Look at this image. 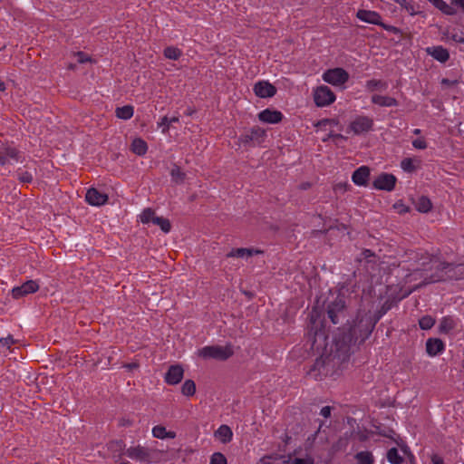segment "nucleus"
<instances>
[{
  "label": "nucleus",
  "mask_w": 464,
  "mask_h": 464,
  "mask_svg": "<svg viewBox=\"0 0 464 464\" xmlns=\"http://www.w3.org/2000/svg\"><path fill=\"white\" fill-rule=\"evenodd\" d=\"M251 137H252V140L254 142L257 143V144H261L265 141L266 140V132L264 129H262L261 127L259 126H254L250 129V131H249Z\"/></svg>",
  "instance_id": "29"
},
{
  "label": "nucleus",
  "mask_w": 464,
  "mask_h": 464,
  "mask_svg": "<svg viewBox=\"0 0 464 464\" xmlns=\"http://www.w3.org/2000/svg\"><path fill=\"white\" fill-rule=\"evenodd\" d=\"M350 186L344 182V183H338L334 185V191H346Z\"/></svg>",
  "instance_id": "49"
},
{
  "label": "nucleus",
  "mask_w": 464,
  "mask_h": 464,
  "mask_svg": "<svg viewBox=\"0 0 464 464\" xmlns=\"http://www.w3.org/2000/svg\"><path fill=\"white\" fill-rule=\"evenodd\" d=\"M450 39H452L456 43L464 44V32L457 31V32L452 33L450 35Z\"/></svg>",
  "instance_id": "44"
},
{
  "label": "nucleus",
  "mask_w": 464,
  "mask_h": 464,
  "mask_svg": "<svg viewBox=\"0 0 464 464\" xmlns=\"http://www.w3.org/2000/svg\"><path fill=\"white\" fill-rule=\"evenodd\" d=\"M387 460L391 464H401L403 462V457L399 454L396 448H392L387 452Z\"/></svg>",
  "instance_id": "36"
},
{
  "label": "nucleus",
  "mask_w": 464,
  "mask_h": 464,
  "mask_svg": "<svg viewBox=\"0 0 464 464\" xmlns=\"http://www.w3.org/2000/svg\"><path fill=\"white\" fill-rule=\"evenodd\" d=\"M257 118L261 122L276 124L282 121L284 115L280 111L265 109L257 114Z\"/></svg>",
  "instance_id": "15"
},
{
  "label": "nucleus",
  "mask_w": 464,
  "mask_h": 464,
  "mask_svg": "<svg viewBox=\"0 0 464 464\" xmlns=\"http://www.w3.org/2000/svg\"><path fill=\"white\" fill-rule=\"evenodd\" d=\"M181 392L183 395L190 397L196 392V384L192 380H187L181 387Z\"/></svg>",
  "instance_id": "37"
},
{
  "label": "nucleus",
  "mask_w": 464,
  "mask_h": 464,
  "mask_svg": "<svg viewBox=\"0 0 464 464\" xmlns=\"http://www.w3.org/2000/svg\"><path fill=\"white\" fill-rule=\"evenodd\" d=\"M108 199L109 197L106 193L101 192L95 188H89L85 195V200L91 206H103Z\"/></svg>",
  "instance_id": "14"
},
{
  "label": "nucleus",
  "mask_w": 464,
  "mask_h": 464,
  "mask_svg": "<svg viewBox=\"0 0 464 464\" xmlns=\"http://www.w3.org/2000/svg\"><path fill=\"white\" fill-rule=\"evenodd\" d=\"M152 436L156 439H175L176 432L172 430H167L162 425H156L152 428Z\"/></svg>",
  "instance_id": "25"
},
{
  "label": "nucleus",
  "mask_w": 464,
  "mask_h": 464,
  "mask_svg": "<svg viewBox=\"0 0 464 464\" xmlns=\"http://www.w3.org/2000/svg\"><path fill=\"white\" fill-rule=\"evenodd\" d=\"M171 177H172V179L177 182V183H181L184 181L185 179V173L181 171L180 168L178 167V166H175L172 169H171Z\"/></svg>",
  "instance_id": "40"
},
{
  "label": "nucleus",
  "mask_w": 464,
  "mask_h": 464,
  "mask_svg": "<svg viewBox=\"0 0 464 464\" xmlns=\"http://www.w3.org/2000/svg\"><path fill=\"white\" fill-rule=\"evenodd\" d=\"M0 343L3 346H6L7 348H10L14 343V340L13 339L12 336H8L6 338H1Z\"/></svg>",
  "instance_id": "48"
},
{
  "label": "nucleus",
  "mask_w": 464,
  "mask_h": 464,
  "mask_svg": "<svg viewBox=\"0 0 464 464\" xmlns=\"http://www.w3.org/2000/svg\"><path fill=\"white\" fill-rule=\"evenodd\" d=\"M19 180L24 183H30L33 180V176L27 171H24L19 174Z\"/></svg>",
  "instance_id": "45"
},
{
  "label": "nucleus",
  "mask_w": 464,
  "mask_h": 464,
  "mask_svg": "<svg viewBox=\"0 0 464 464\" xmlns=\"http://www.w3.org/2000/svg\"><path fill=\"white\" fill-rule=\"evenodd\" d=\"M379 26L382 27L384 30L392 33H396L398 29L395 26L385 24L382 22V24H379Z\"/></svg>",
  "instance_id": "52"
},
{
  "label": "nucleus",
  "mask_w": 464,
  "mask_h": 464,
  "mask_svg": "<svg viewBox=\"0 0 464 464\" xmlns=\"http://www.w3.org/2000/svg\"><path fill=\"white\" fill-rule=\"evenodd\" d=\"M414 148L419 150H424L427 148V143L424 139H416L412 141Z\"/></svg>",
  "instance_id": "46"
},
{
  "label": "nucleus",
  "mask_w": 464,
  "mask_h": 464,
  "mask_svg": "<svg viewBox=\"0 0 464 464\" xmlns=\"http://www.w3.org/2000/svg\"><path fill=\"white\" fill-rule=\"evenodd\" d=\"M120 464H130L129 461H122Z\"/></svg>",
  "instance_id": "62"
},
{
  "label": "nucleus",
  "mask_w": 464,
  "mask_h": 464,
  "mask_svg": "<svg viewBox=\"0 0 464 464\" xmlns=\"http://www.w3.org/2000/svg\"><path fill=\"white\" fill-rule=\"evenodd\" d=\"M420 161L412 158H405L401 162V169L406 172H413L420 166Z\"/></svg>",
  "instance_id": "33"
},
{
  "label": "nucleus",
  "mask_w": 464,
  "mask_h": 464,
  "mask_svg": "<svg viewBox=\"0 0 464 464\" xmlns=\"http://www.w3.org/2000/svg\"><path fill=\"white\" fill-rule=\"evenodd\" d=\"M426 53L440 63H446L450 59L449 51L440 45L428 47Z\"/></svg>",
  "instance_id": "20"
},
{
  "label": "nucleus",
  "mask_w": 464,
  "mask_h": 464,
  "mask_svg": "<svg viewBox=\"0 0 464 464\" xmlns=\"http://www.w3.org/2000/svg\"><path fill=\"white\" fill-rule=\"evenodd\" d=\"M77 56H78V61H79L81 63H87V62H89V61H90L89 56H88L86 53H82V52H79V53H77Z\"/></svg>",
  "instance_id": "50"
},
{
  "label": "nucleus",
  "mask_w": 464,
  "mask_h": 464,
  "mask_svg": "<svg viewBox=\"0 0 464 464\" xmlns=\"http://www.w3.org/2000/svg\"><path fill=\"white\" fill-rule=\"evenodd\" d=\"M14 160L22 161V154L20 150L12 144H2L0 146V164L5 165Z\"/></svg>",
  "instance_id": "9"
},
{
  "label": "nucleus",
  "mask_w": 464,
  "mask_h": 464,
  "mask_svg": "<svg viewBox=\"0 0 464 464\" xmlns=\"http://www.w3.org/2000/svg\"><path fill=\"white\" fill-rule=\"evenodd\" d=\"M138 220L142 224L152 223L160 227L164 233H169L171 230L170 221L163 217H158L155 210L150 208H144L138 216Z\"/></svg>",
  "instance_id": "5"
},
{
  "label": "nucleus",
  "mask_w": 464,
  "mask_h": 464,
  "mask_svg": "<svg viewBox=\"0 0 464 464\" xmlns=\"http://www.w3.org/2000/svg\"><path fill=\"white\" fill-rule=\"evenodd\" d=\"M413 133H414V134H420V129H415V130H413Z\"/></svg>",
  "instance_id": "60"
},
{
  "label": "nucleus",
  "mask_w": 464,
  "mask_h": 464,
  "mask_svg": "<svg viewBox=\"0 0 464 464\" xmlns=\"http://www.w3.org/2000/svg\"><path fill=\"white\" fill-rule=\"evenodd\" d=\"M331 407L330 406H325V407H323L322 410H321V415L324 416V418H328L330 417L331 415Z\"/></svg>",
  "instance_id": "51"
},
{
  "label": "nucleus",
  "mask_w": 464,
  "mask_h": 464,
  "mask_svg": "<svg viewBox=\"0 0 464 464\" xmlns=\"http://www.w3.org/2000/svg\"><path fill=\"white\" fill-rule=\"evenodd\" d=\"M415 208L419 212L428 213L432 208V203L429 198L421 196L417 199Z\"/></svg>",
  "instance_id": "30"
},
{
  "label": "nucleus",
  "mask_w": 464,
  "mask_h": 464,
  "mask_svg": "<svg viewBox=\"0 0 464 464\" xmlns=\"http://www.w3.org/2000/svg\"><path fill=\"white\" fill-rule=\"evenodd\" d=\"M408 211H409V208H407V207L401 208V212H408Z\"/></svg>",
  "instance_id": "59"
},
{
  "label": "nucleus",
  "mask_w": 464,
  "mask_h": 464,
  "mask_svg": "<svg viewBox=\"0 0 464 464\" xmlns=\"http://www.w3.org/2000/svg\"><path fill=\"white\" fill-rule=\"evenodd\" d=\"M152 453L153 450L150 448L136 444L127 448L123 455L135 461L149 463L152 460Z\"/></svg>",
  "instance_id": "6"
},
{
  "label": "nucleus",
  "mask_w": 464,
  "mask_h": 464,
  "mask_svg": "<svg viewBox=\"0 0 464 464\" xmlns=\"http://www.w3.org/2000/svg\"><path fill=\"white\" fill-rule=\"evenodd\" d=\"M322 78L334 86H342L349 80V73L343 68H334L326 70Z\"/></svg>",
  "instance_id": "7"
},
{
  "label": "nucleus",
  "mask_w": 464,
  "mask_h": 464,
  "mask_svg": "<svg viewBox=\"0 0 464 464\" xmlns=\"http://www.w3.org/2000/svg\"><path fill=\"white\" fill-rule=\"evenodd\" d=\"M108 449L111 451H118L119 456H121L124 452L125 443L122 440H112L108 444Z\"/></svg>",
  "instance_id": "39"
},
{
  "label": "nucleus",
  "mask_w": 464,
  "mask_h": 464,
  "mask_svg": "<svg viewBox=\"0 0 464 464\" xmlns=\"http://www.w3.org/2000/svg\"><path fill=\"white\" fill-rule=\"evenodd\" d=\"M253 92L259 98H271L276 93V88L268 81H258L254 84Z\"/></svg>",
  "instance_id": "13"
},
{
  "label": "nucleus",
  "mask_w": 464,
  "mask_h": 464,
  "mask_svg": "<svg viewBox=\"0 0 464 464\" xmlns=\"http://www.w3.org/2000/svg\"><path fill=\"white\" fill-rule=\"evenodd\" d=\"M456 327L455 320L450 316L443 317L440 324V332L441 334H450Z\"/></svg>",
  "instance_id": "31"
},
{
  "label": "nucleus",
  "mask_w": 464,
  "mask_h": 464,
  "mask_svg": "<svg viewBox=\"0 0 464 464\" xmlns=\"http://www.w3.org/2000/svg\"><path fill=\"white\" fill-rule=\"evenodd\" d=\"M365 86L369 92L384 91L388 88V83L382 80L372 79L366 82Z\"/></svg>",
  "instance_id": "32"
},
{
  "label": "nucleus",
  "mask_w": 464,
  "mask_h": 464,
  "mask_svg": "<svg viewBox=\"0 0 464 464\" xmlns=\"http://www.w3.org/2000/svg\"><path fill=\"white\" fill-rule=\"evenodd\" d=\"M5 90V84L4 82L0 80V92H4Z\"/></svg>",
  "instance_id": "56"
},
{
  "label": "nucleus",
  "mask_w": 464,
  "mask_h": 464,
  "mask_svg": "<svg viewBox=\"0 0 464 464\" xmlns=\"http://www.w3.org/2000/svg\"><path fill=\"white\" fill-rule=\"evenodd\" d=\"M134 107L132 105H124L122 107H117L115 110V115L121 120H130L133 117Z\"/></svg>",
  "instance_id": "28"
},
{
  "label": "nucleus",
  "mask_w": 464,
  "mask_h": 464,
  "mask_svg": "<svg viewBox=\"0 0 464 464\" xmlns=\"http://www.w3.org/2000/svg\"><path fill=\"white\" fill-rule=\"evenodd\" d=\"M437 9H439L441 13L447 15H454L456 14V9L451 5L447 4L443 0H428Z\"/></svg>",
  "instance_id": "27"
},
{
  "label": "nucleus",
  "mask_w": 464,
  "mask_h": 464,
  "mask_svg": "<svg viewBox=\"0 0 464 464\" xmlns=\"http://www.w3.org/2000/svg\"><path fill=\"white\" fill-rule=\"evenodd\" d=\"M431 462L432 464H444L442 458L436 454L431 457Z\"/></svg>",
  "instance_id": "53"
},
{
  "label": "nucleus",
  "mask_w": 464,
  "mask_h": 464,
  "mask_svg": "<svg viewBox=\"0 0 464 464\" xmlns=\"http://www.w3.org/2000/svg\"><path fill=\"white\" fill-rule=\"evenodd\" d=\"M376 322L368 314L359 313L349 329L350 342L363 343L372 333Z\"/></svg>",
  "instance_id": "2"
},
{
  "label": "nucleus",
  "mask_w": 464,
  "mask_h": 464,
  "mask_svg": "<svg viewBox=\"0 0 464 464\" xmlns=\"http://www.w3.org/2000/svg\"><path fill=\"white\" fill-rule=\"evenodd\" d=\"M451 5L459 6L464 12V0H452Z\"/></svg>",
  "instance_id": "54"
},
{
  "label": "nucleus",
  "mask_w": 464,
  "mask_h": 464,
  "mask_svg": "<svg viewBox=\"0 0 464 464\" xmlns=\"http://www.w3.org/2000/svg\"><path fill=\"white\" fill-rule=\"evenodd\" d=\"M441 83H442V84L450 85V84H451V82H450V80H448V79H443V80L441 81Z\"/></svg>",
  "instance_id": "57"
},
{
  "label": "nucleus",
  "mask_w": 464,
  "mask_h": 464,
  "mask_svg": "<svg viewBox=\"0 0 464 464\" xmlns=\"http://www.w3.org/2000/svg\"><path fill=\"white\" fill-rule=\"evenodd\" d=\"M198 356L208 360L215 359L218 361H226L234 354L233 346L231 344L222 345H208L198 350Z\"/></svg>",
  "instance_id": "3"
},
{
  "label": "nucleus",
  "mask_w": 464,
  "mask_h": 464,
  "mask_svg": "<svg viewBox=\"0 0 464 464\" xmlns=\"http://www.w3.org/2000/svg\"><path fill=\"white\" fill-rule=\"evenodd\" d=\"M344 310L345 302L343 297L337 296L327 307V314L331 322L334 324H338L340 316H343L344 314Z\"/></svg>",
  "instance_id": "10"
},
{
  "label": "nucleus",
  "mask_w": 464,
  "mask_h": 464,
  "mask_svg": "<svg viewBox=\"0 0 464 464\" xmlns=\"http://www.w3.org/2000/svg\"><path fill=\"white\" fill-rule=\"evenodd\" d=\"M216 439L226 444L232 440L233 432L227 425H221L214 433Z\"/></svg>",
  "instance_id": "21"
},
{
  "label": "nucleus",
  "mask_w": 464,
  "mask_h": 464,
  "mask_svg": "<svg viewBox=\"0 0 464 464\" xmlns=\"http://www.w3.org/2000/svg\"><path fill=\"white\" fill-rule=\"evenodd\" d=\"M130 150L138 156H143L148 151V144L141 138H136L130 144Z\"/></svg>",
  "instance_id": "26"
},
{
  "label": "nucleus",
  "mask_w": 464,
  "mask_h": 464,
  "mask_svg": "<svg viewBox=\"0 0 464 464\" xmlns=\"http://www.w3.org/2000/svg\"><path fill=\"white\" fill-rule=\"evenodd\" d=\"M445 350L444 343L439 338H429L426 342L427 353L434 357Z\"/></svg>",
  "instance_id": "19"
},
{
  "label": "nucleus",
  "mask_w": 464,
  "mask_h": 464,
  "mask_svg": "<svg viewBox=\"0 0 464 464\" xmlns=\"http://www.w3.org/2000/svg\"><path fill=\"white\" fill-rule=\"evenodd\" d=\"M158 127L161 128V132L163 134L168 133L169 130V118L167 116L162 117L160 121L158 122Z\"/></svg>",
  "instance_id": "43"
},
{
  "label": "nucleus",
  "mask_w": 464,
  "mask_h": 464,
  "mask_svg": "<svg viewBox=\"0 0 464 464\" xmlns=\"http://www.w3.org/2000/svg\"><path fill=\"white\" fill-rule=\"evenodd\" d=\"M184 369L179 364L171 365L165 374L164 381L169 385H176L181 382Z\"/></svg>",
  "instance_id": "16"
},
{
  "label": "nucleus",
  "mask_w": 464,
  "mask_h": 464,
  "mask_svg": "<svg viewBox=\"0 0 464 464\" xmlns=\"http://www.w3.org/2000/svg\"><path fill=\"white\" fill-rule=\"evenodd\" d=\"M364 254H365V256H371V255H372V252H371L369 249H366V250L364 251Z\"/></svg>",
  "instance_id": "58"
},
{
  "label": "nucleus",
  "mask_w": 464,
  "mask_h": 464,
  "mask_svg": "<svg viewBox=\"0 0 464 464\" xmlns=\"http://www.w3.org/2000/svg\"><path fill=\"white\" fill-rule=\"evenodd\" d=\"M372 102L382 107L397 106L398 102L395 98L385 95L374 94L372 96Z\"/></svg>",
  "instance_id": "23"
},
{
  "label": "nucleus",
  "mask_w": 464,
  "mask_h": 464,
  "mask_svg": "<svg viewBox=\"0 0 464 464\" xmlns=\"http://www.w3.org/2000/svg\"><path fill=\"white\" fill-rule=\"evenodd\" d=\"M335 99V94L326 85H321L314 91V101L318 107L329 106Z\"/></svg>",
  "instance_id": "8"
},
{
  "label": "nucleus",
  "mask_w": 464,
  "mask_h": 464,
  "mask_svg": "<svg viewBox=\"0 0 464 464\" xmlns=\"http://www.w3.org/2000/svg\"><path fill=\"white\" fill-rule=\"evenodd\" d=\"M435 324V319L430 315H424L419 320V325L422 330H429Z\"/></svg>",
  "instance_id": "38"
},
{
  "label": "nucleus",
  "mask_w": 464,
  "mask_h": 464,
  "mask_svg": "<svg viewBox=\"0 0 464 464\" xmlns=\"http://www.w3.org/2000/svg\"><path fill=\"white\" fill-rule=\"evenodd\" d=\"M370 169L367 166H361L352 175L353 182L357 186L365 187L370 178Z\"/></svg>",
  "instance_id": "18"
},
{
  "label": "nucleus",
  "mask_w": 464,
  "mask_h": 464,
  "mask_svg": "<svg viewBox=\"0 0 464 464\" xmlns=\"http://www.w3.org/2000/svg\"><path fill=\"white\" fill-rule=\"evenodd\" d=\"M410 15H416L420 11V5L414 0H394Z\"/></svg>",
  "instance_id": "24"
},
{
  "label": "nucleus",
  "mask_w": 464,
  "mask_h": 464,
  "mask_svg": "<svg viewBox=\"0 0 464 464\" xmlns=\"http://www.w3.org/2000/svg\"><path fill=\"white\" fill-rule=\"evenodd\" d=\"M374 130V120L367 115H356L349 123L347 132L353 135H364Z\"/></svg>",
  "instance_id": "4"
},
{
  "label": "nucleus",
  "mask_w": 464,
  "mask_h": 464,
  "mask_svg": "<svg viewBox=\"0 0 464 464\" xmlns=\"http://www.w3.org/2000/svg\"><path fill=\"white\" fill-rule=\"evenodd\" d=\"M422 266L430 265L429 269H435L426 283H435L446 280H459L464 278V265H453L441 262L439 257H429V262L423 261Z\"/></svg>",
  "instance_id": "1"
},
{
  "label": "nucleus",
  "mask_w": 464,
  "mask_h": 464,
  "mask_svg": "<svg viewBox=\"0 0 464 464\" xmlns=\"http://www.w3.org/2000/svg\"><path fill=\"white\" fill-rule=\"evenodd\" d=\"M357 464H374V457L371 451H360L355 456Z\"/></svg>",
  "instance_id": "34"
},
{
  "label": "nucleus",
  "mask_w": 464,
  "mask_h": 464,
  "mask_svg": "<svg viewBox=\"0 0 464 464\" xmlns=\"http://www.w3.org/2000/svg\"><path fill=\"white\" fill-rule=\"evenodd\" d=\"M396 182L397 178L393 174L382 173L373 180L372 186L378 190L392 191Z\"/></svg>",
  "instance_id": "11"
},
{
  "label": "nucleus",
  "mask_w": 464,
  "mask_h": 464,
  "mask_svg": "<svg viewBox=\"0 0 464 464\" xmlns=\"http://www.w3.org/2000/svg\"><path fill=\"white\" fill-rule=\"evenodd\" d=\"M262 251L253 248H234L227 253V257L247 258L253 255L261 254Z\"/></svg>",
  "instance_id": "22"
},
{
  "label": "nucleus",
  "mask_w": 464,
  "mask_h": 464,
  "mask_svg": "<svg viewBox=\"0 0 464 464\" xmlns=\"http://www.w3.org/2000/svg\"><path fill=\"white\" fill-rule=\"evenodd\" d=\"M239 141H240V143H242L244 145H247L250 142H254L249 132L241 135L239 138Z\"/></svg>",
  "instance_id": "47"
},
{
  "label": "nucleus",
  "mask_w": 464,
  "mask_h": 464,
  "mask_svg": "<svg viewBox=\"0 0 464 464\" xmlns=\"http://www.w3.org/2000/svg\"><path fill=\"white\" fill-rule=\"evenodd\" d=\"M169 125H170L171 123L178 122L179 118L178 117L169 118Z\"/></svg>",
  "instance_id": "55"
},
{
  "label": "nucleus",
  "mask_w": 464,
  "mask_h": 464,
  "mask_svg": "<svg viewBox=\"0 0 464 464\" xmlns=\"http://www.w3.org/2000/svg\"><path fill=\"white\" fill-rule=\"evenodd\" d=\"M210 464H227L226 457L219 452H216L211 456Z\"/></svg>",
  "instance_id": "42"
},
{
  "label": "nucleus",
  "mask_w": 464,
  "mask_h": 464,
  "mask_svg": "<svg viewBox=\"0 0 464 464\" xmlns=\"http://www.w3.org/2000/svg\"><path fill=\"white\" fill-rule=\"evenodd\" d=\"M356 17L365 23L379 25L382 24V16L378 12L360 9L356 13Z\"/></svg>",
  "instance_id": "17"
},
{
  "label": "nucleus",
  "mask_w": 464,
  "mask_h": 464,
  "mask_svg": "<svg viewBox=\"0 0 464 464\" xmlns=\"http://www.w3.org/2000/svg\"><path fill=\"white\" fill-rule=\"evenodd\" d=\"M39 284L36 280H28L20 286L12 289L11 295L14 299H20L29 294H34L39 290Z\"/></svg>",
  "instance_id": "12"
},
{
  "label": "nucleus",
  "mask_w": 464,
  "mask_h": 464,
  "mask_svg": "<svg viewBox=\"0 0 464 464\" xmlns=\"http://www.w3.org/2000/svg\"><path fill=\"white\" fill-rule=\"evenodd\" d=\"M287 464H314V459L311 456H306L305 458H294L289 459Z\"/></svg>",
  "instance_id": "41"
},
{
  "label": "nucleus",
  "mask_w": 464,
  "mask_h": 464,
  "mask_svg": "<svg viewBox=\"0 0 464 464\" xmlns=\"http://www.w3.org/2000/svg\"><path fill=\"white\" fill-rule=\"evenodd\" d=\"M335 137H336V138H342V139L343 138V135H341V134H336V135H335Z\"/></svg>",
  "instance_id": "61"
},
{
  "label": "nucleus",
  "mask_w": 464,
  "mask_h": 464,
  "mask_svg": "<svg viewBox=\"0 0 464 464\" xmlns=\"http://www.w3.org/2000/svg\"><path fill=\"white\" fill-rule=\"evenodd\" d=\"M163 55L169 60L178 61L182 56V50L175 46H168L164 49Z\"/></svg>",
  "instance_id": "35"
}]
</instances>
